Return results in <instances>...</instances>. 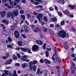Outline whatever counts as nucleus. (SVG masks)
Returning <instances> with one entry per match:
<instances>
[{
  "label": "nucleus",
  "instance_id": "6ab92c4d",
  "mask_svg": "<svg viewBox=\"0 0 76 76\" xmlns=\"http://www.w3.org/2000/svg\"><path fill=\"white\" fill-rule=\"evenodd\" d=\"M12 12H9L7 15V18H10V16H11V15H12Z\"/></svg>",
  "mask_w": 76,
  "mask_h": 76
},
{
  "label": "nucleus",
  "instance_id": "6e6552de",
  "mask_svg": "<svg viewBox=\"0 0 76 76\" xmlns=\"http://www.w3.org/2000/svg\"><path fill=\"white\" fill-rule=\"evenodd\" d=\"M6 12L5 11H2L1 14V18H4L6 16Z\"/></svg>",
  "mask_w": 76,
  "mask_h": 76
},
{
  "label": "nucleus",
  "instance_id": "58836bf2",
  "mask_svg": "<svg viewBox=\"0 0 76 76\" xmlns=\"http://www.w3.org/2000/svg\"><path fill=\"white\" fill-rule=\"evenodd\" d=\"M27 52L29 54H32V53L31 51V49H28V50H27Z\"/></svg>",
  "mask_w": 76,
  "mask_h": 76
},
{
  "label": "nucleus",
  "instance_id": "e433bc0d",
  "mask_svg": "<svg viewBox=\"0 0 76 76\" xmlns=\"http://www.w3.org/2000/svg\"><path fill=\"white\" fill-rule=\"evenodd\" d=\"M40 62L41 63H44V61L42 59H41L40 60Z\"/></svg>",
  "mask_w": 76,
  "mask_h": 76
},
{
  "label": "nucleus",
  "instance_id": "39448f33",
  "mask_svg": "<svg viewBox=\"0 0 76 76\" xmlns=\"http://www.w3.org/2000/svg\"><path fill=\"white\" fill-rule=\"evenodd\" d=\"M63 13L65 15H67L68 16L70 17V18H74V15H72V14H70V11H69L67 10H65V11H63Z\"/></svg>",
  "mask_w": 76,
  "mask_h": 76
},
{
  "label": "nucleus",
  "instance_id": "412c9836",
  "mask_svg": "<svg viewBox=\"0 0 76 76\" xmlns=\"http://www.w3.org/2000/svg\"><path fill=\"white\" fill-rule=\"evenodd\" d=\"M32 69L33 71H35L36 70V69H37V66L35 65H34L33 66H32Z\"/></svg>",
  "mask_w": 76,
  "mask_h": 76
},
{
  "label": "nucleus",
  "instance_id": "5701e85b",
  "mask_svg": "<svg viewBox=\"0 0 76 76\" xmlns=\"http://www.w3.org/2000/svg\"><path fill=\"white\" fill-rule=\"evenodd\" d=\"M13 56H15V55L14 54L12 56V58H13L14 60H17V56H16L14 57Z\"/></svg>",
  "mask_w": 76,
  "mask_h": 76
},
{
  "label": "nucleus",
  "instance_id": "c9c22d12",
  "mask_svg": "<svg viewBox=\"0 0 76 76\" xmlns=\"http://www.w3.org/2000/svg\"><path fill=\"white\" fill-rule=\"evenodd\" d=\"M9 1L10 2V3L9 4L10 5L13 6V3L11 1V0H9Z\"/></svg>",
  "mask_w": 76,
  "mask_h": 76
},
{
  "label": "nucleus",
  "instance_id": "bf43d9fd",
  "mask_svg": "<svg viewBox=\"0 0 76 76\" xmlns=\"http://www.w3.org/2000/svg\"><path fill=\"white\" fill-rule=\"evenodd\" d=\"M46 50L48 51H50L51 50V48H47Z\"/></svg>",
  "mask_w": 76,
  "mask_h": 76
},
{
  "label": "nucleus",
  "instance_id": "b1692460",
  "mask_svg": "<svg viewBox=\"0 0 76 76\" xmlns=\"http://www.w3.org/2000/svg\"><path fill=\"white\" fill-rule=\"evenodd\" d=\"M58 14L59 16L60 17H62L63 15L62 14V13H61V12H59L58 13Z\"/></svg>",
  "mask_w": 76,
  "mask_h": 76
},
{
  "label": "nucleus",
  "instance_id": "49530a36",
  "mask_svg": "<svg viewBox=\"0 0 76 76\" xmlns=\"http://www.w3.org/2000/svg\"><path fill=\"white\" fill-rule=\"evenodd\" d=\"M49 54V53L47 51H46V57H48V55Z\"/></svg>",
  "mask_w": 76,
  "mask_h": 76
},
{
  "label": "nucleus",
  "instance_id": "4468645a",
  "mask_svg": "<svg viewBox=\"0 0 76 76\" xmlns=\"http://www.w3.org/2000/svg\"><path fill=\"white\" fill-rule=\"evenodd\" d=\"M68 7L70 8L71 9H75V7H76V6L74 5H68Z\"/></svg>",
  "mask_w": 76,
  "mask_h": 76
},
{
  "label": "nucleus",
  "instance_id": "37998d69",
  "mask_svg": "<svg viewBox=\"0 0 76 76\" xmlns=\"http://www.w3.org/2000/svg\"><path fill=\"white\" fill-rule=\"evenodd\" d=\"M34 5H38L39 4V3L35 2L34 3Z\"/></svg>",
  "mask_w": 76,
  "mask_h": 76
},
{
  "label": "nucleus",
  "instance_id": "9d476101",
  "mask_svg": "<svg viewBox=\"0 0 76 76\" xmlns=\"http://www.w3.org/2000/svg\"><path fill=\"white\" fill-rule=\"evenodd\" d=\"M36 42L37 44H38V45H40L43 44V42L41 40H36Z\"/></svg>",
  "mask_w": 76,
  "mask_h": 76
},
{
  "label": "nucleus",
  "instance_id": "4be33fe9",
  "mask_svg": "<svg viewBox=\"0 0 76 76\" xmlns=\"http://www.w3.org/2000/svg\"><path fill=\"white\" fill-rule=\"evenodd\" d=\"M5 6L8 7V9H12L13 8V7L10 6V5H8L7 3L5 4Z\"/></svg>",
  "mask_w": 76,
  "mask_h": 76
},
{
  "label": "nucleus",
  "instance_id": "a211bd4d",
  "mask_svg": "<svg viewBox=\"0 0 76 76\" xmlns=\"http://www.w3.org/2000/svg\"><path fill=\"white\" fill-rule=\"evenodd\" d=\"M18 45L20 47L22 46V42L21 41H19L18 42Z\"/></svg>",
  "mask_w": 76,
  "mask_h": 76
},
{
  "label": "nucleus",
  "instance_id": "72a5a7b5",
  "mask_svg": "<svg viewBox=\"0 0 76 76\" xmlns=\"http://www.w3.org/2000/svg\"><path fill=\"white\" fill-rule=\"evenodd\" d=\"M50 33L51 35H54V33L53 31H50Z\"/></svg>",
  "mask_w": 76,
  "mask_h": 76
},
{
  "label": "nucleus",
  "instance_id": "c03bdc74",
  "mask_svg": "<svg viewBox=\"0 0 76 76\" xmlns=\"http://www.w3.org/2000/svg\"><path fill=\"white\" fill-rule=\"evenodd\" d=\"M8 0H2V3H6V2H7V1H8Z\"/></svg>",
  "mask_w": 76,
  "mask_h": 76
},
{
  "label": "nucleus",
  "instance_id": "603ef678",
  "mask_svg": "<svg viewBox=\"0 0 76 76\" xmlns=\"http://www.w3.org/2000/svg\"><path fill=\"white\" fill-rule=\"evenodd\" d=\"M15 66H16V67H17V66H20V64L19 63H17L15 64Z\"/></svg>",
  "mask_w": 76,
  "mask_h": 76
},
{
  "label": "nucleus",
  "instance_id": "c85d7f7f",
  "mask_svg": "<svg viewBox=\"0 0 76 76\" xmlns=\"http://www.w3.org/2000/svg\"><path fill=\"white\" fill-rule=\"evenodd\" d=\"M72 31L73 32H76V29H75V28L73 26L71 28Z\"/></svg>",
  "mask_w": 76,
  "mask_h": 76
},
{
  "label": "nucleus",
  "instance_id": "f3484780",
  "mask_svg": "<svg viewBox=\"0 0 76 76\" xmlns=\"http://www.w3.org/2000/svg\"><path fill=\"white\" fill-rule=\"evenodd\" d=\"M20 49L22 51H23L24 52H26L28 50L27 48H20Z\"/></svg>",
  "mask_w": 76,
  "mask_h": 76
},
{
  "label": "nucleus",
  "instance_id": "7ed1b4c3",
  "mask_svg": "<svg viewBox=\"0 0 76 76\" xmlns=\"http://www.w3.org/2000/svg\"><path fill=\"white\" fill-rule=\"evenodd\" d=\"M37 63L38 61L36 60H34L33 61V62L32 61H31L29 63V68L31 71H32V65H35Z\"/></svg>",
  "mask_w": 76,
  "mask_h": 76
},
{
  "label": "nucleus",
  "instance_id": "423d86ee",
  "mask_svg": "<svg viewBox=\"0 0 76 76\" xmlns=\"http://www.w3.org/2000/svg\"><path fill=\"white\" fill-rule=\"evenodd\" d=\"M39 48V47L38 46L36 45H34L33 46L31 49L32 51H34V52H37V50H38Z\"/></svg>",
  "mask_w": 76,
  "mask_h": 76
},
{
  "label": "nucleus",
  "instance_id": "338daca9",
  "mask_svg": "<svg viewBox=\"0 0 76 76\" xmlns=\"http://www.w3.org/2000/svg\"><path fill=\"white\" fill-rule=\"evenodd\" d=\"M50 26L51 28H53V27H54V24H50Z\"/></svg>",
  "mask_w": 76,
  "mask_h": 76
},
{
  "label": "nucleus",
  "instance_id": "680f3d73",
  "mask_svg": "<svg viewBox=\"0 0 76 76\" xmlns=\"http://www.w3.org/2000/svg\"><path fill=\"white\" fill-rule=\"evenodd\" d=\"M31 3L34 4V3H35V0H31Z\"/></svg>",
  "mask_w": 76,
  "mask_h": 76
},
{
  "label": "nucleus",
  "instance_id": "393cba45",
  "mask_svg": "<svg viewBox=\"0 0 76 76\" xmlns=\"http://www.w3.org/2000/svg\"><path fill=\"white\" fill-rule=\"evenodd\" d=\"M4 73H6L5 74L6 75H9V73H8L9 71H8V70H4Z\"/></svg>",
  "mask_w": 76,
  "mask_h": 76
},
{
  "label": "nucleus",
  "instance_id": "ea45409f",
  "mask_svg": "<svg viewBox=\"0 0 76 76\" xmlns=\"http://www.w3.org/2000/svg\"><path fill=\"white\" fill-rule=\"evenodd\" d=\"M23 13H24V11L23 10H20V13L21 15L23 14Z\"/></svg>",
  "mask_w": 76,
  "mask_h": 76
},
{
  "label": "nucleus",
  "instance_id": "2eb2a0df",
  "mask_svg": "<svg viewBox=\"0 0 76 76\" xmlns=\"http://www.w3.org/2000/svg\"><path fill=\"white\" fill-rule=\"evenodd\" d=\"M68 42H65V45H64V48H65V49H66V50H67L68 49L69 47H68V45L66 44H67Z\"/></svg>",
  "mask_w": 76,
  "mask_h": 76
},
{
  "label": "nucleus",
  "instance_id": "473e14b6",
  "mask_svg": "<svg viewBox=\"0 0 76 76\" xmlns=\"http://www.w3.org/2000/svg\"><path fill=\"white\" fill-rule=\"evenodd\" d=\"M6 56L7 58H8V57H10V55H9V53H6Z\"/></svg>",
  "mask_w": 76,
  "mask_h": 76
},
{
  "label": "nucleus",
  "instance_id": "0eeeda50",
  "mask_svg": "<svg viewBox=\"0 0 76 76\" xmlns=\"http://www.w3.org/2000/svg\"><path fill=\"white\" fill-rule=\"evenodd\" d=\"M15 37L16 38H19L20 37V34H19V33L18 31L16 30L14 31V32Z\"/></svg>",
  "mask_w": 76,
  "mask_h": 76
},
{
  "label": "nucleus",
  "instance_id": "79ce46f5",
  "mask_svg": "<svg viewBox=\"0 0 76 76\" xmlns=\"http://www.w3.org/2000/svg\"><path fill=\"white\" fill-rule=\"evenodd\" d=\"M36 29L37 30V31H39V32H41V30L38 27H37L36 28Z\"/></svg>",
  "mask_w": 76,
  "mask_h": 76
},
{
  "label": "nucleus",
  "instance_id": "6e6d98bb",
  "mask_svg": "<svg viewBox=\"0 0 76 76\" xmlns=\"http://www.w3.org/2000/svg\"><path fill=\"white\" fill-rule=\"evenodd\" d=\"M36 1L39 2V3H42V1L41 0H35Z\"/></svg>",
  "mask_w": 76,
  "mask_h": 76
},
{
  "label": "nucleus",
  "instance_id": "9b49d317",
  "mask_svg": "<svg viewBox=\"0 0 76 76\" xmlns=\"http://www.w3.org/2000/svg\"><path fill=\"white\" fill-rule=\"evenodd\" d=\"M56 60L57 63H60V61H62V59L58 57L56 58Z\"/></svg>",
  "mask_w": 76,
  "mask_h": 76
},
{
  "label": "nucleus",
  "instance_id": "774afa93",
  "mask_svg": "<svg viewBox=\"0 0 76 76\" xmlns=\"http://www.w3.org/2000/svg\"><path fill=\"white\" fill-rule=\"evenodd\" d=\"M15 1L17 3H19L20 1V0H15Z\"/></svg>",
  "mask_w": 76,
  "mask_h": 76
},
{
  "label": "nucleus",
  "instance_id": "f257e3e1",
  "mask_svg": "<svg viewBox=\"0 0 76 76\" xmlns=\"http://www.w3.org/2000/svg\"><path fill=\"white\" fill-rule=\"evenodd\" d=\"M66 33L65 31L64 30H61L59 32L58 34V36L59 37H62L63 38H64L66 37Z\"/></svg>",
  "mask_w": 76,
  "mask_h": 76
},
{
  "label": "nucleus",
  "instance_id": "20e7f679",
  "mask_svg": "<svg viewBox=\"0 0 76 76\" xmlns=\"http://www.w3.org/2000/svg\"><path fill=\"white\" fill-rule=\"evenodd\" d=\"M71 64L72 66H71V69L72 71V74H75L76 72H75V64L73 62H71Z\"/></svg>",
  "mask_w": 76,
  "mask_h": 76
},
{
  "label": "nucleus",
  "instance_id": "13d9d810",
  "mask_svg": "<svg viewBox=\"0 0 76 76\" xmlns=\"http://www.w3.org/2000/svg\"><path fill=\"white\" fill-rule=\"evenodd\" d=\"M56 69H60V66H56Z\"/></svg>",
  "mask_w": 76,
  "mask_h": 76
},
{
  "label": "nucleus",
  "instance_id": "8fccbe9b",
  "mask_svg": "<svg viewBox=\"0 0 76 76\" xmlns=\"http://www.w3.org/2000/svg\"><path fill=\"white\" fill-rule=\"evenodd\" d=\"M56 26V27H57V28H60L59 29H61V28H62V27H60V25L58 24H57Z\"/></svg>",
  "mask_w": 76,
  "mask_h": 76
},
{
  "label": "nucleus",
  "instance_id": "2f4dec72",
  "mask_svg": "<svg viewBox=\"0 0 76 76\" xmlns=\"http://www.w3.org/2000/svg\"><path fill=\"white\" fill-rule=\"evenodd\" d=\"M7 48H12V45H7Z\"/></svg>",
  "mask_w": 76,
  "mask_h": 76
},
{
  "label": "nucleus",
  "instance_id": "de8ad7c7",
  "mask_svg": "<svg viewBox=\"0 0 76 76\" xmlns=\"http://www.w3.org/2000/svg\"><path fill=\"white\" fill-rule=\"evenodd\" d=\"M55 10H56V11H58V7H57L56 6H55Z\"/></svg>",
  "mask_w": 76,
  "mask_h": 76
},
{
  "label": "nucleus",
  "instance_id": "bb28decb",
  "mask_svg": "<svg viewBox=\"0 0 76 76\" xmlns=\"http://www.w3.org/2000/svg\"><path fill=\"white\" fill-rule=\"evenodd\" d=\"M50 11H54V9L52 7H50L49 8Z\"/></svg>",
  "mask_w": 76,
  "mask_h": 76
},
{
  "label": "nucleus",
  "instance_id": "7c9ffc66",
  "mask_svg": "<svg viewBox=\"0 0 76 76\" xmlns=\"http://www.w3.org/2000/svg\"><path fill=\"white\" fill-rule=\"evenodd\" d=\"M43 19L45 22H48V20H47V18L46 16H44L43 17Z\"/></svg>",
  "mask_w": 76,
  "mask_h": 76
},
{
  "label": "nucleus",
  "instance_id": "f03ea898",
  "mask_svg": "<svg viewBox=\"0 0 76 76\" xmlns=\"http://www.w3.org/2000/svg\"><path fill=\"white\" fill-rule=\"evenodd\" d=\"M42 13H38L37 15V18L39 23L42 26H44L45 25V23L41 21V19L42 18Z\"/></svg>",
  "mask_w": 76,
  "mask_h": 76
},
{
  "label": "nucleus",
  "instance_id": "a878e982",
  "mask_svg": "<svg viewBox=\"0 0 76 76\" xmlns=\"http://www.w3.org/2000/svg\"><path fill=\"white\" fill-rule=\"evenodd\" d=\"M28 57L26 55H24L21 58V59L23 61V59H26V58H27Z\"/></svg>",
  "mask_w": 76,
  "mask_h": 76
},
{
  "label": "nucleus",
  "instance_id": "4c0bfd02",
  "mask_svg": "<svg viewBox=\"0 0 76 76\" xmlns=\"http://www.w3.org/2000/svg\"><path fill=\"white\" fill-rule=\"evenodd\" d=\"M23 28L24 29H27V28H28V26L27 25H24L23 26Z\"/></svg>",
  "mask_w": 76,
  "mask_h": 76
},
{
  "label": "nucleus",
  "instance_id": "e2e57ef3",
  "mask_svg": "<svg viewBox=\"0 0 76 76\" xmlns=\"http://www.w3.org/2000/svg\"><path fill=\"white\" fill-rule=\"evenodd\" d=\"M71 56L72 57H73V58H74V57H75V55L73 54H72L71 55Z\"/></svg>",
  "mask_w": 76,
  "mask_h": 76
},
{
  "label": "nucleus",
  "instance_id": "f8f14e48",
  "mask_svg": "<svg viewBox=\"0 0 76 76\" xmlns=\"http://www.w3.org/2000/svg\"><path fill=\"white\" fill-rule=\"evenodd\" d=\"M16 10V11H14L13 12V14L14 16H18L19 13V11H18V10Z\"/></svg>",
  "mask_w": 76,
  "mask_h": 76
},
{
  "label": "nucleus",
  "instance_id": "f704fd0d",
  "mask_svg": "<svg viewBox=\"0 0 76 76\" xmlns=\"http://www.w3.org/2000/svg\"><path fill=\"white\" fill-rule=\"evenodd\" d=\"M46 43H44L43 46V49H44V50H45V49H46Z\"/></svg>",
  "mask_w": 76,
  "mask_h": 76
},
{
  "label": "nucleus",
  "instance_id": "4d7b16f0",
  "mask_svg": "<svg viewBox=\"0 0 76 76\" xmlns=\"http://www.w3.org/2000/svg\"><path fill=\"white\" fill-rule=\"evenodd\" d=\"M64 24V21H62L61 23V25H63Z\"/></svg>",
  "mask_w": 76,
  "mask_h": 76
},
{
  "label": "nucleus",
  "instance_id": "aec40b11",
  "mask_svg": "<svg viewBox=\"0 0 76 76\" xmlns=\"http://www.w3.org/2000/svg\"><path fill=\"white\" fill-rule=\"evenodd\" d=\"M51 20L52 22H54L57 20V18H53L51 19Z\"/></svg>",
  "mask_w": 76,
  "mask_h": 76
},
{
  "label": "nucleus",
  "instance_id": "864d4df0",
  "mask_svg": "<svg viewBox=\"0 0 76 76\" xmlns=\"http://www.w3.org/2000/svg\"><path fill=\"white\" fill-rule=\"evenodd\" d=\"M13 73L14 75H17V74H16V70H14L13 71Z\"/></svg>",
  "mask_w": 76,
  "mask_h": 76
},
{
  "label": "nucleus",
  "instance_id": "69168bd1",
  "mask_svg": "<svg viewBox=\"0 0 76 76\" xmlns=\"http://www.w3.org/2000/svg\"><path fill=\"white\" fill-rule=\"evenodd\" d=\"M1 76H7L6 74L5 73H3L2 74Z\"/></svg>",
  "mask_w": 76,
  "mask_h": 76
},
{
  "label": "nucleus",
  "instance_id": "ddd939ff",
  "mask_svg": "<svg viewBox=\"0 0 76 76\" xmlns=\"http://www.w3.org/2000/svg\"><path fill=\"white\" fill-rule=\"evenodd\" d=\"M2 23H5L6 25H8L9 24V21H7L5 20H3L2 21Z\"/></svg>",
  "mask_w": 76,
  "mask_h": 76
},
{
  "label": "nucleus",
  "instance_id": "09e8293b",
  "mask_svg": "<svg viewBox=\"0 0 76 76\" xmlns=\"http://www.w3.org/2000/svg\"><path fill=\"white\" fill-rule=\"evenodd\" d=\"M43 31L45 32H47V28H45L43 29Z\"/></svg>",
  "mask_w": 76,
  "mask_h": 76
},
{
  "label": "nucleus",
  "instance_id": "1a4fd4ad",
  "mask_svg": "<svg viewBox=\"0 0 76 76\" xmlns=\"http://www.w3.org/2000/svg\"><path fill=\"white\" fill-rule=\"evenodd\" d=\"M12 62V59H10L9 60L5 62V64L6 65H8V64H11V63Z\"/></svg>",
  "mask_w": 76,
  "mask_h": 76
},
{
  "label": "nucleus",
  "instance_id": "3c124183",
  "mask_svg": "<svg viewBox=\"0 0 76 76\" xmlns=\"http://www.w3.org/2000/svg\"><path fill=\"white\" fill-rule=\"evenodd\" d=\"M21 36L22 37H23L24 38H26V35L24 34H21Z\"/></svg>",
  "mask_w": 76,
  "mask_h": 76
},
{
  "label": "nucleus",
  "instance_id": "c756f323",
  "mask_svg": "<svg viewBox=\"0 0 76 76\" xmlns=\"http://www.w3.org/2000/svg\"><path fill=\"white\" fill-rule=\"evenodd\" d=\"M24 61H26V62H29L30 61V59H23V60Z\"/></svg>",
  "mask_w": 76,
  "mask_h": 76
},
{
  "label": "nucleus",
  "instance_id": "052dcab7",
  "mask_svg": "<svg viewBox=\"0 0 76 76\" xmlns=\"http://www.w3.org/2000/svg\"><path fill=\"white\" fill-rule=\"evenodd\" d=\"M39 72H40V69H39L38 68L37 69V73H39Z\"/></svg>",
  "mask_w": 76,
  "mask_h": 76
},
{
  "label": "nucleus",
  "instance_id": "5fc2aeb1",
  "mask_svg": "<svg viewBox=\"0 0 76 76\" xmlns=\"http://www.w3.org/2000/svg\"><path fill=\"white\" fill-rule=\"evenodd\" d=\"M22 66L23 68H24L26 67V64H22Z\"/></svg>",
  "mask_w": 76,
  "mask_h": 76
},
{
  "label": "nucleus",
  "instance_id": "a18cd8bd",
  "mask_svg": "<svg viewBox=\"0 0 76 76\" xmlns=\"http://www.w3.org/2000/svg\"><path fill=\"white\" fill-rule=\"evenodd\" d=\"M21 16L22 19H23V20H25V15H21Z\"/></svg>",
  "mask_w": 76,
  "mask_h": 76
},
{
  "label": "nucleus",
  "instance_id": "cd10ccee",
  "mask_svg": "<svg viewBox=\"0 0 76 76\" xmlns=\"http://www.w3.org/2000/svg\"><path fill=\"white\" fill-rule=\"evenodd\" d=\"M8 40L9 42H11L12 41V39L10 37H8Z\"/></svg>",
  "mask_w": 76,
  "mask_h": 76
},
{
  "label": "nucleus",
  "instance_id": "a19ab883",
  "mask_svg": "<svg viewBox=\"0 0 76 76\" xmlns=\"http://www.w3.org/2000/svg\"><path fill=\"white\" fill-rule=\"evenodd\" d=\"M24 31L26 33L29 32V30L28 29L26 28L24 29Z\"/></svg>",
  "mask_w": 76,
  "mask_h": 76
},
{
  "label": "nucleus",
  "instance_id": "0e129e2a",
  "mask_svg": "<svg viewBox=\"0 0 76 76\" xmlns=\"http://www.w3.org/2000/svg\"><path fill=\"white\" fill-rule=\"evenodd\" d=\"M21 2L23 3H25V2H26V1L25 0H21Z\"/></svg>",
  "mask_w": 76,
  "mask_h": 76
},
{
  "label": "nucleus",
  "instance_id": "dca6fc26",
  "mask_svg": "<svg viewBox=\"0 0 76 76\" xmlns=\"http://www.w3.org/2000/svg\"><path fill=\"white\" fill-rule=\"evenodd\" d=\"M45 62L46 64H50L51 63V61L47 59H45Z\"/></svg>",
  "mask_w": 76,
  "mask_h": 76
}]
</instances>
